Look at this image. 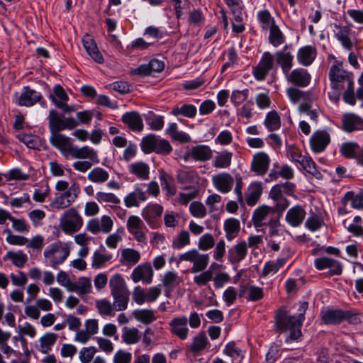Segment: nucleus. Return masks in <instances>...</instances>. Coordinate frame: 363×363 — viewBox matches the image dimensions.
I'll use <instances>...</instances> for the list:
<instances>
[{"label": "nucleus", "mask_w": 363, "mask_h": 363, "mask_svg": "<svg viewBox=\"0 0 363 363\" xmlns=\"http://www.w3.org/2000/svg\"><path fill=\"white\" fill-rule=\"evenodd\" d=\"M153 270L150 263H143L137 266L130 275L134 283L143 281L146 284H150L152 280Z\"/></svg>", "instance_id": "aec40b11"}, {"label": "nucleus", "mask_w": 363, "mask_h": 363, "mask_svg": "<svg viewBox=\"0 0 363 363\" xmlns=\"http://www.w3.org/2000/svg\"><path fill=\"white\" fill-rule=\"evenodd\" d=\"M330 143V134L325 130L315 131L310 138L311 148L315 153L323 152Z\"/></svg>", "instance_id": "dca6fc26"}, {"label": "nucleus", "mask_w": 363, "mask_h": 363, "mask_svg": "<svg viewBox=\"0 0 363 363\" xmlns=\"http://www.w3.org/2000/svg\"><path fill=\"white\" fill-rule=\"evenodd\" d=\"M42 99L43 96L40 92L26 86L22 89L21 93H14L12 101L19 106L30 107L38 102L40 103Z\"/></svg>", "instance_id": "6e6552de"}, {"label": "nucleus", "mask_w": 363, "mask_h": 363, "mask_svg": "<svg viewBox=\"0 0 363 363\" xmlns=\"http://www.w3.org/2000/svg\"><path fill=\"white\" fill-rule=\"evenodd\" d=\"M249 96V90L247 89L243 90H233L230 96L232 104L238 107L245 101Z\"/></svg>", "instance_id": "774afa93"}, {"label": "nucleus", "mask_w": 363, "mask_h": 363, "mask_svg": "<svg viewBox=\"0 0 363 363\" xmlns=\"http://www.w3.org/2000/svg\"><path fill=\"white\" fill-rule=\"evenodd\" d=\"M140 147L145 154L155 152L162 155H169L173 150L167 140L153 134H149L143 138Z\"/></svg>", "instance_id": "39448f33"}, {"label": "nucleus", "mask_w": 363, "mask_h": 363, "mask_svg": "<svg viewBox=\"0 0 363 363\" xmlns=\"http://www.w3.org/2000/svg\"><path fill=\"white\" fill-rule=\"evenodd\" d=\"M239 296H244L248 301H257L264 297V291L262 288L254 285L242 286Z\"/></svg>", "instance_id": "7c9ffc66"}, {"label": "nucleus", "mask_w": 363, "mask_h": 363, "mask_svg": "<svg viewBox=\"0 0 363 363\" xmlns=\"http://www.w3.org/2000/svg\"><path fill=\"white\" fill-rule=\"evenodd\" d=\"M87 179L93 183L103 184L108 180L109 174L102 167H97L89 172Z\"/></svg>", "instance_id": "de8ad7c7"}, {"label": "nucleus", "mask_w": 363, "mask_h": 363, "mask_svg": "<svg viewBox=\"0 0 363 363\" xmlns=\"http://www.w3.org/2000/svg\"><path fill=\"white\" fill-rule=\"evenodd\" d=\"M306 214L305 206L297 204L287 211L285 216V220L290 226L296 228L303 223Z\"/></svg>", "instance_id": "f3484780"}, {"label": "nucleus", "mask_w": 363, "mask_h": 363, "mask_svg": "<svg viewBox=\"0 0 363 363\" xmlns=\"http://www.w3.org/2000/svg\"><path fill=\"white\" fill-rule=\"evenodd\" d=\"M179 261H186L193 263L191 272L203 271L208 264L209 256L208 254H200L196 249L190 250L179 257Z\"/></svg>", "instance_id": "1a4fd4ad"}, {"label": "nucleus", "mask_w": 363, "mask_h": 363, "mask_svg": "<svg viewBox=\"0 0 363 363\" xmlns=\"http://www.w3.org/2000/svg\"><path fill=\"white\" fill-rule=\"evenodd\" d=\"M320 316L325 325H338L345 320H350L352 315L349 311L328 308L323 310Z\"/></svg>", "instance_id": "f8f14e48"}, {"label": "nucleus", "mask_w": 363, "mask_h": 363, "mask_svg": "<svg viewBox=\"0 0 363 363\" xmlns=\"http://www.w3.org/2000/svg\"><path fill=\"white\" fill-rule=\"evenodd\" d=\"M69 253V243L57 240L45 248L43 255L46 264L56 269L67 259Z\"/></svg>", "instance_id": "7ed1b4c3"}, {"label": "nucleus", "mask_w": 363, "mask_h": 363, "mask_svg": "<svg viewBox=\"0 0 363 363\" xmlns=\"http://www.w3.org/2000/svg\"><path fill=\"white\" fill-rule=\"evenodd\" d=\"M269 31V42L277 48L285 42V36L277 25L268 30Z\"/></svg>", "instance_id": "6e6d98bb"}, {"label": "nucleus", "mask_w": 363, "mask_h": 363, "mask_svg": "<svg viewBox=\"0 0 363 363\" xmlns=\"http://www.w3.org/2000/svg\"><path fill=\"white\" fill-rule=\"evenodd\" d=\"M130 174L141 180H147L150 174L149 165L144 162H136L128 165Z\"/></svg>", "instance_id": "473e14b6"}, {"label": "nucleus", "mask_w": 363, "mask_h": 363, "mask_svg": "<svg viewBox=\"0 0 363 363\" xmlns=\"http://www.w3.org/2000/svg\"><path fill=\"white\" fill-rule=\"evenodd\" d=\"M48 128L51 133H60L65 129L72 130L79 125L73 117L63 118L56 110L51 109L48 117Z\"/></svg>", "instance_id": "423d86ee"}, {"label": "nucleus", "mask_w": 363, "mask_h": 363, "mask_svg": "<svg viewBox=\"0 0 363 363\" xmlns=\"http://www.w3.org/2000/svg\"><path fill=\"white\" fill-rule=\"evenodd\" d=\"M161 185L167 192V196H174L177 193V189L175 185L173 184V179L172 177L167 176L165 174H162L160 176Z\"/></svg>", "instance_id": "0e129e2a"}, {"label": "nucleus", "mask_w": 363, "mask_h": 363, "mask_svg": "<svg viewBox=\"0 0 363 363\" xmlns=\"http://www.w3.org/2000/svg\"><path fill=\"white\" fill-rule=\"evenodd\" d=\"M83 225V219L74 208L65 211L60 219V225L66 234L77 232Z\"/></svg>", "instance_id": "0eeeda50"}, {"label": "nucleus", "mask_w": 363, "mask_h": 363, "mask_svg": "<svg viewBox=\"0 0 363 363\" xmlns=\"http://www.w3.org/2000/svg\"><path fill=\"white\" fill-rule=\"evenodd\" d=\"M172 334L184 340L189 334L188 318L185 315L174 318L169 323Z\"/></svg>", "instance_id": "6ab92c4d"}, {"label": "nucleus", "mask_w": 363, "mask_h": 363, "mask_svg": "<svg viewBox=\"0 0 363 363\" xmlns=\"http://www.w3.org/2000/svg\"><path fill=\"white\" fill-rule=\"evenodd\" d=\"M299 164L303 170L313 175L316 179L322 178V174L318 170L315 162L310 156L306 155L304 159H302Z\"/></svg>", "instance_id": "864d4df0"}, {"label": "nucleus", "mask_w": 363, "mask_h": 363, "mask_svg": "<svg viewBox=\"0 0 363 363\" xmlns=\"http://www.w3.org/2000/svg\"><path fill=\"white\" fill-rule=\"evenodd\" d=\"M264 124L269 131L279 130L281 127V118L276 111H271L266 115Z\"/></svg>", "instance_id": "8fccbe9b"}, {"label": "nucleus", "mask_w": 363, "mask_h": 363, "mask_svg": "<svg viewBox=\"0 0 363 363\" xmlns=\"http://www.w3.org/2000/svg\"><path fill=\"white\" fill-rule=\"evenodd\" d=\"M274 66V55L269 52H264L257 65L252 67V74L257 80L263 81L273 69Z\"/></svg>", "instance_id": "9d476101"}, {"label": "nucleus", "mask_w": 363, "mask_h": 363, "mask_svg": "<svg viewBox=\"0 0 363 363\" xmlns=\"http://www.w3.org/2000/svg\"><path fill=\"white\" fill-rule=\"evenodd\" d=\"M288 255L284 257H279L276 260H270L265 262L262 273L260 274L261 277H266L269 274L277 273L284 265L286 263V261L291 257V252L287 250Z\"/></svg>", "instance_id": "c756f323"}, {"label": "nucleus", "mask_w": 363, "mask_h": 363, "mask_svg": "<svg viewBox=\"0 0 363 363\" xmlns=\"http://www.w3.org/2000/svg\"><path fill=\"white\" fill-rule=\"evenodd\" d=\"M223 353L230 357L233 359V362L238 359V362H240L244 357L242 350L236 346L235 342H228L225 347Z\"/></svg>", "instance_id": "13d9d810"}, {"label": "nucleus", "mask_w": 363, "mask_h": 363, "mask_svg": "<svg viewBox=\"0 0 363 363\" xmlns=\"http://www.w3.org/2000/svg\"><path fill=\"white\" fill-rule=\"evenodd\" d=\"M134 316L144 324H150L156 320L154 311L149 309L137 310L134 312Z\"/></svg>", "instance_id": "bf43d9fd"}, {"label": "nucleus", "mask_w": 363, "mask_h": 363, "mask_svg": "<svg viewBox=\"0 0 363 363\" xmlns=\"http://www.w3.org/2000/svg\"><path fill=\"white\" fill-rule=\"evenodd\" d=\"M196 113V107L193 104H182L181 105L174 106L170 111V113L176 117L182 116L189 118H194Z\"/></svg>", "instance_id": "4c0bfd02"}, {"label": "nucleus", "mask_w": 363, "mask_h": 363, "mask_svg": "<svg viewBox=\"0 0 363 363\" xmlns=\"http://www.w3.org/2000/svg\"><path fill=\"white\" fill-rule=\"evenodd\" d=\"M162 281L165 289V295L169 296V294L182 281V279L177 272L169 271L164 274Z\"/></svg>", "instance_id": "c9c22d12"}, {"label": "nucleus", "mask_w": 363, "mask_h": 363, "mask_svg": "<svg viewBox=\"0 0 363 363\" xmlns=\"http://www.w3.org/2000/svg\"><path fill=\"white\" fill-rule=\"evenodd\" d=\"M291 45H285L283 48L275 52L276 62L281 67L284 74H287L293 67L294 55L287 50Z\"/></svg>", "instance_id": "5701e85b"}, {"label": "nucleus", "mask_w": 363, "mask_h": 363, "mask_svg": "<svg viewBox=\"0 0 363 363\" xmlns=\"http://www.w3.org/2000/svg\"><path fill=\"white\" fill-rule=\"evenodd\" d=\"M247 255V243L245 240H241L228 250V259L233 264H238L246 257Z\"/></svg>", "instance_id": "412c9836"}, {"label": "nucleus", "mask_w": 363, "mask_h": 363, "mask_svg": "<svg viewBox=\"0 0 363 363\" xmlns=\"http://www.w3.org/2000/svg\"><path fill=\"white\" fill-rule=\"evenodd\" d=\"M208 345V341L204 333H199L194 337L189 346V351L194 355L199 354Z\"/></svg>", "instance_id": "79ce46f5"}, {"label": "nucleus", "mask_w": 363, "mask_h": 363, "mask_svg": "<svg viewBox=\"0 0 363 363\" xmlns=\"http://www.w3.org/2000/svg\"><path fill=\"white\" fill-rule=\"evenodd\" d=\"M223 230L225 233V238L228 241H232L238 236L240 230V223L235 218L226 219L223 223Z\"/></svg>", "instance_id": "f704fd0d"}, {"label": "nucleus", "mask_w": 363, "mask_h": 363, "mask_svg": "<svg viewBox=\"0 0 363 363\" xmlns=\"http://www.w3.org/2000/svg\"><path fill=\"white\" fill-rule=\"evenodd\" d=\"M147 199L145 191L140 186H135L134 191L128 194L124 198V203L127 208L139 207L141 202Z\"/></svg>", "instance_id": "bb28decb"}, {"label": "nucleus", "mask_w": 363, "mask_h": 363, "mask_svg": "<svg viewBox=\"0 0 363 363\" xmlns=\"http://www.w3.org/2000/svg\"><path fill=\"white\" fill-rule=\"evenodd\" d=\"M329 79L333 90L344 91L354 86L353 74L343 69L342 62L335 61L329 70Z\"/></svg>", "instance_id": "20e7f679"}, {"label": "nucleus", "mask_w": 363, "mask_h": 363, "mask_svg": "<svg viewBox=\"0 0 363 363\" xmlns=\"http://www.w3.org/2000/svg\"><path fill=\"white\" fill-rule=\"evenodd\" d=\"M163 207L157 203L148 204L142 211V217L152 228H156L162 216Z\"/></svg>", "instance_id": "a211bd4d"}, {"label": "nucleus", "mask_w": 363, "mask_h": 363, "mask_svg": "<svg viewBox=\"0 0 363 363\" xmlns=\"http://www.w3.org/2000/svg\"><path fill=\"white\" fill-rule=\"evenodd\" d=\"M191 155L196 162H206L213 156L211 147L206 145H197L191 147Z\"/></svg>", "instance_id": "2f4dec72"}, {"label": "nucleus", "mask_w": 363, "mask_h": 363, "mask_svg": "<svg viewBox=\"0 0 363 363\" xmlns=\"http://www.w3.org/2000/svg\"><path fill=\"white\" fill-rule=\"evenodd\" d=\"M82 44L87 54L97 63L102 64L104 62V57L99 51L96 43L90 35L86 34L82 38Z\"/></svg>", "instance_id": "393cba45"}, {"label": "nucleus", "mask_w": 363, "mask_h": 363, "mask_svg": "<svg viewBox=\"0 0 363 363\" xmlns=\"http://www.w3.org/2000/svg\"><path fill=\"white\" fill-rule=\"evenodd\" d=\"M286 81L297 87L307 86L311 79L309 72L303 68H296L284 74Z\"/></svg>", "instance_id": "2eb2a0df"}, {"label": "nucleus", "mask_w": 363, "mask_h": 363, "mask_svg": "<svg viewBox=\"0 0 363 363\" xmlns=\"http://www.w3.org/2000/svg\"><path fill=\"white\" fill-rule=\"evenodd\" d=\"M294 173L293 169L287 164L283 165L280 170L272 171L269 174V177H270L272 180L277 179L279 177L284 179H291L294 177Z\"/></svg>", "instance_id": "e2e57ef3"}, {"label": "nucleus", "mask_w": 363, "mask_h": 363, "mask_svg": "<svg viewBox=\"0 0 363 363\" xmlns=\"http://www.w3.org/2000/svg\"><path fill=\"white\" fill-rule=\"evenodd\" d=\"M233 153L228 150L218 153L213 161V166L217 169H226L231 164Z\"/></svg>", "instance_id": "49530a36"}, {"label": "nucleus", "mask_w": 363, "mask_h": 363, "mask_svg": "<svg viewBox=\"0 0 363 363\" xmlns=\"http://www.w3.org/2000/svg\"><path fill=\"white\" fill-rule=\"evenodd\" d=\"M257 19L260 28L264 31H267L277 25L274 18L267 9L259 11L257 14Z\"/></svg>", "instance_id": "58836bf2"}, {"label": "nucleus", "mask_w": 363, "mask_h": 363, "mask_svg": "<svg viewBox=\"0 0 363 363\" xmlns=\"http://www.w3.org/2000/svg\"><path fill=\"white\" fill-rule=\"evenodd\" d=\"M129 296V291L122 292L121 294H116L112 295L113 298V306L114 308L118 311L125 310L128 307Z\"/></svg>", "instance_id": "5fc2aeb1"}, {"label": "nucleus", "mask_w": 363, "mask_h": 363, "mask_svg": "<svg viewBox=\"0 0 363 363\" xmlns=\"http://www.w3.org/2000/svg\"><path fill=\"white\" fill-rule=\"evenodd\" d=\"M359 150L360 147L357 143L347 142L341 145L340 147V152L345 158H354L357 160V154Z\"/></svg>", "instance_id": "09e8293b"}, {"label": "nucleus", "mask_w": 363, "mask_h": 363, "mask_svg": "<svg viewBox=\"0 0 363 363\" xmlns=\"http://www.w3.org/2000/svg\"><path fill=\"white\" fill-rule=\"evenodd\" d=\"M269 163L270 158L268 155L264 152H259L253 156L251 169L257 175L263 176L268 171Z\"/></svg>", "instance_id": "4be33fe9"}, {"label": "nucleus", "mask_w": 363, "mask_h": 363, "mask_svg": "<svg viewBox=\"0 0 363 363\" xmlns=\"http://www.w3.org/2000/svg\"><path fill=\"white\" fill-rule=\"evenodd\" d=\"M279 218L271 207L262 206L257 208L252 215V221L255 227H264Z\"/></svg>", "instance_id": "4468645a"}, {"label": "nucleus", "mask_w": 363, "mask_h": 363, "mask_svg": "<svg viewBox=\"0 0 363 363\" xmlns=\"http://www.w3.org/2000/svg\"><path fill=\"white\" fill-rule=\"evenodd\" d=\"M308 307V303H301L298 308V315H291L284 308L277 310L275 315V325L281 332L289 331V335L286 339V342L297 340L301 335V327L305 319V313Z\"/></svg>", "instance_id": "f257e3e1"}, {"label": "nucleus", "mask_w": 363, "mask_h": 363, "mask_svg": "<svg viewBox=\"0 0 363 363\" xmlns=\"http://www.w3.org/2000/svg\"><path fill=\"white\" fill-rule=\"evenodd\" d=\"M58 335L53 333H47L40 340L39 351L43 354H48L55 344Z\"/></svg>", "instance_id": "37998d69"}, {"label": "nucleus", "mask_w": 363, "mask_h": 363, "mask_svg": "<svg viewBox=\"0 0 363 363\" xmlns=\"http://www.w3.org/2000/svg\"><path fill=\"white\" fill-rule=\"evenodd\" d=\"M165 133L174 141H178L181 143H187L191 141L190 135L185 132L179 130L176 123H170Z\"/></svg>", "instance_id": "e433bc0d"}, {"label": "nucleus", "mask_w": 363, "mask_h": 363, "mask_svg": "<svg viewBox=\"0 0 363 363\" xmlns=\"http://www.w3.org/2000/svg\"><path fill=\"white\" fill-rule=\"evenodd\" d=\"M342 123L343 130L348 133L363 130V119L354 113L344 114Z\"/></svg>", "instance_id": "a878e982"}, {"label": "nucleus", "mask_w": 363, "mask_h": 363, "mask_svg": "<svg viewBox=\"0 0 363 363\" xmlns=\"http://www.w3.org/2000/svg\"><path fill=\"white\" fill-rule=\"evenodd\" d=\"M212 182L218 191L226 194L232 190L234 179L229 173L223 172L214 175L212 177Z\"/></svg>", "instance_id": "b1692460"}, {"label": "nucleus", "mask_w": 363, "mask_h": 363, "mask_svg": "<svg viewBox=\"0 0 363 363\" xmlns=\"http://www.w3.org/2000/svg\"><path fill=\"white\" fill-rule=\"evenodd\" d=\"M96 199L100 203H111L116 206L121 203L120 199L111 192L99 191L96 194Z\"/></svg>", "instance_id": "680f3d73"}, {"label": "nucleus", "mask_w": 363, "mask_h": 363, "mask_svg": "<svg viewBox=\"0 0 363 363\" xmlns=\"http://www.w3.org/2000/svg\"><path fill=\"white\" fill-rule=\"evenodd\" d=\"M317 55V50L312 45H306L298 49L297 60L303 66L308 67L315 60Z\"/></svg>", "instance_id": "c85d7f7f"}, {"label": "nucleus", "mask_w": 363, "mask_h": 363, "mask_svg": "<svg viewBox=\"0 0 363 363\" xmlns=\"http://www.w3.org/2000/svg\"><path fill=\"white\" fill-rule=\"evenodd\" d=\"M92 291V285L90 279L86 277H80L77 282H73L69 291L77 292L79 296L90 294Z\"/></svg>", "instance_id": "ea45409f"}, {"label": "nucleus", "mask_w": 363, "mask_h": 363, "mask_svg": "<svg viewBox=\"0 0 363 363\" xmlns=\"http://www.w3.org/2000/svg\"><path fill=\"white\" fill-rule=\"evenodd\" d=\"M350 201L352 208L354 209H363V191L355 194L353 191H347L341 199L342 204L347 206Z\"/></svg>", "instance_id": "a19ab883"}, {"label": "nucleus", "mask_w": 363, "mask_h": 363, "mask_svg": "<svg viewBox=\"0 0 363 363\" xmlns=\"http://www.w3.org/2000/svg\"><path fill=\"white\" fill-rule=\"evenodd\" d=\"M140 259V255L138 251L126 248L121 252V258L120 262L122 264L133 266L137 264Z\"/></svg>", "instance_id": "a18cd8bd"}, {"label": "nucleus", "mask_w": 363, "mask_h": 363, "mask_svg": "<svg viewBox=\"0 0 363 363\" xmlns=\"http://www.w3.org/2000/svg\"><path fill=\"white\" fill-rule=\"evenodd\" d=\"M4 259H10L11 260L13 264L15 265L16 267L22 268L26 263L28 260V257L26 254H25L21 250L16 252L9 251L4 257Z\"/></svg>", "instance_id": "3c124183"}, {"label": "nucleus", "mask_w": 363, "mask_h": 363, "mask_svg": "<svg viewBox=\"0 0 363 363\" xmlns=\"http://www.w3.org/2000/svg\"><path fill=\"white\" fill-rule=\"evenodd\" d=\"M262 189L259 184H254L250 186L246 196V202L249 206H254L257 202L262 194Z\"/></svg>", "instance_id": "052dcab7"}, {"label": "nucleus", "mask_w": 363, "mask_h": 363, "mask_svg": "<svg viewBox=\"0 0 363 363\" xmlns=\"http://www.w3.org/2000/svg\"><path fill=\"white\" fill-rule=\"evenodd\" d=\"M314 266L318 270L329 269L328 274L330 277L340 276L343 271L342 264L329 257H320L314 260Z\"/></svg>", "instance_id": "ddd939ff"}, {"label": "nucleus", "mask_w": 363, "mask_h": 363, "mask_svg": "<svg viewBox=\"0 0 363 363\" xmlns=\"http://www.w3.org/2000/svg\"><path fill=\"white\" fill-rule=\"evenodd\" d=\"M126 227L135 240L140 243L146 244L147 228L140 217L130 216L127 220Z\"/></svg>", "instance_id": "9b49d317"}, {"label": "nucleus", "mask_w": 363, "mask_h": 363, "mask_svg": "<svg viewBox=\"0 0 363 363\" xmlns=\"http://www.w3.org/2000/svg\"><path fill=\"white\" fill-rule=\"evenodd\" d=\"M50 144L57 149L65 159H90L94 162H99L98 154L96 150L89 146L79 147L72 143V139L60 133H51Z\"/></svg>", "instance_id": "f03ea898"}, {"label": "nucleus", "mask_w": 363, "mask_h": 363, "mask_svg": "<svg viewBox=\"0 0 363 363\" xmlns=\"http://www.w3.org/2000/svg\"><path fill=\"white\" fill-rule=\"evenodd\" d=\"M49 99L54 104V101H67L69 96L65 89L60 84H55L52 89V93L50 94Z\"/></svg>", "instance_id": "69168bd1"}, {"label": "nucleus", "mask_w": 363, "mask_h": 363, "mask_svg": "<svg viewBox=\"0 0 363 363\" xmlns=\"http://www.w3.org/2000/svg\"><path fill=\"white\" fill-rule=\"evenodd\" d=\"M324 225V220L321 215L311 212L305 222V227L312 231L320 229Z\"/></svg>", "instance_id": "603ef678"}, {"label": "nucleus", "mask_w": 363, "mask_h": 363, "mask_svg": "<svg viewBox=\"0 0 363 363\" xmlns=\"http://www.w3.org/2000/svg\"><path fill=\"white\" fill-rule=\"evenodd\" d=\"M109 287L111 295L128 291L124 279L119 274H116L111 277L109 280Z\"/></svg>", "instance_id": "c03bdc74"}, {"label": "nucleus", "mask_w": 363, "mask_h": 363, "mask_svg": "<svg viewBox=\"0 0 363 363\" xmlns=\"http://www.w3.org/2000/svg\"><path fill=\"white\" fill-rule=\"evenodd\" d=\"M121 121L133 131L140 132L144 127L143 119L136 111L125 113L121 117Z\"/></svg>", "instance_id": "cd10ccee"}, {"label": "nucleus", "mask_w": 363, "mask_h": 363, "mask_svg": "<svg viewBox=\"0 0 363 363\" xmlns=\"http://www.w3.org/2000/svg\"><path fill=\"white\" fill-rule=\"evenodd\" d=\"M190 235L186 230H182L172 241V247L174 249H182L190 244Z\"/></svg>", "instance_id": "338daca9"}, {"label": "nucleus", "mask_w": 363, "mask_h": 363, "mask_svg": "<svg viewBox=\"0 0 363 363\" xmlns=\"http://www.w3.org/2000/svg\"><path fill=\"white\" fill-rule=\"evenodd\" d=\"M335 28L337 30L335 36L338 41H340L342 47L347 50H351L352 48V42L350 38L351 32L350 28L346 26H340L335 24Z\"/></svg>", "instance_id": "72a5a7b5"}, {"label": "nucleus", "mask_w": 363, "mask_h": 363, "mask_svg": "<svg viewBox=\"0 0 363 363\" xmlns=\"http://www.w3.org/2000/svg\"><path fill=\"white\" fill-rule=\"evenodd\" d=\"M121 337L128 345L135 344L140 340L139 330L135 328L124 327Z\"/></svg>", "instance_id": "4d7b16f0"}]
</instances>
